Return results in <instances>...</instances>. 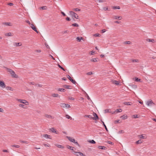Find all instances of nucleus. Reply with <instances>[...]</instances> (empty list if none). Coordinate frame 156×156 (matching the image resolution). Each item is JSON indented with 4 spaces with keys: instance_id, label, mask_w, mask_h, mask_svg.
Wrapping results in <instances>:
<instances>
[{
    "instance_id": "13",
    "label": "nucleus",
    "mask_w": 156,
    "mask_h": 156,
    "mask_svg": "<svg viewBox=\"0 0 156 156\" xmlns=\"http://www.w3.org/2000/svg\"><path fill=\"white\" fill-rule=\"evenodd\" d=\"M45 117L48 119H53L54 118V117L53 116H51L50 115H49L48 114L45 115Z\"/></svg>"
},
{
    "instance_id": "40",
    "label": "nucleus",
    "mask_w": 156,
    "mask_h": 156,
    "mask_svg": "<svg viewBox=\"0 0 156 156\" xmlns=\"http://www.w3.org/2000/svg\"><path fill=\"white\" fill-rule=\"evenodd\" d=\"M131 43V42L129 41H125L124 42V44H130Z\"/></svg>"
},
{
    "instance_id": "56",
    "label": "nucleus",
    "mask_w": 156,
    "mask_h": 156,
    "mask_svg": "<svg viewBox=\"0 0 156 156\" xmlns=\"http://www.w3.org/2000/svg\"><path fill=\"white\" fill-rule=\"evenodd\" d=\"M103 10L105 11L108 10V8L107 7H104L103 8Z\"/></svg>"
},
{
    "instance_id": "34",
    "label": "nucleus",
    "mask_w": 156,
    "mask_h": 156,
    "mask_svg": "<svg viewBox=\"0 0 156 156\" xmlns=\"http://www.w3.org/2000/svg\"><path fill=\"white\" fill-rule=\"evenodd\" d=\"M84 117H88L90 119H92V117H91V115H85L84 116Z\"/></svg>"
},
{
    "instance_id": "63",
    "label": "nucleus",
    "mask_w": 156,
    "mask_h": 156,
    "mask_svg": "<svg viewBox=\"0 0 156 156\" xmlns=\"http://www.w3.org/2000/svg\"><path fill=\"white\" fill-rule=\"evenodd\" d=\"M105 31H106V30H105V29H102V30H101V32L102 33H105Z\"/></svg>"
},
{
    "instance_id": "50",
    "label": "nucleus",
    "mask_w": 156,
    "mask_h": 156,
    "mask_svg": "<svg viewBox=\"0 0 156 156\" xmlns=\"http://www.w3.org/2000/svg\"><path fill=\"white\" fill-rule=\"evenodd\" d=\"M89 142L91 144H95V142L94 140H90Z\"/></svg>"
},
{
    "instance_id": "38",
    "label": "nucleus",
    "mask_w": 156,
    "mask_h": 156,
    "mask_svg": "<svg viewBox=\"0 0 156 156\" xmlns=\"http://www.w3.org/2000/svg\"><path fill=\"white\" fill-rule=\"evenodd\" d=\"M12 147H14L17 148H18L20 147V146L18 145H12L11 146Z\"/></svg>"
},
{
    "instance_id": "49",
    "label": "nucleus",
    "mask_w": 156,
    "mask_h": 156,
    "mask_svg": "<svg viewBox=\"0 0 156 156\" xmlns=\"http://www.w3.org/2000/svg\"><path fill=\"white\" fill-rule=\"evenodd\" d=\"M64 87L67 89H69V87H70V86L68 85H64Z\"/></svg>"
},
{
    "instance_id": "24",
    "label": "nucleus",
    "mask_w": 156,
    "mask_h": 156,
    "mask_svg": "<svg viewBox=\"0 0 156 156\" xmlns=\"http://www.w3.org/2000/svg\"><path fill=\"white\" fill-rule=\"evenodd\" d=\"M129 86L131 87L133 89H136L137 87V85L134 84H131L130 85H129Z\"/></svg>"
},
{
    "instance_id": "27",
    "label": "nucleus",
    "mask_w": 156,
    "mask_h": 156,
    "mask_svg": "<svg viewBox=\"0 0 156 156\" xmlns=\"http://www.w3.org/2000/svg\"><path fill=\"white\" fill-rule=\"evenodd\" d=\"M124 104L125 105H130L132 104L131 102H125Z\"/></svg>"
},
{
    "instance_id": "37",
    "label": "nucleus",
    "mask_w": 156,
    "mask_h": 156,
    "mask_svg": "<svg viewBox=\"0 0 156 156\" xmlns=\"http://www.w3.org/2000/svg\"><path fill=\"white\" fill-rule=\"evenodd\" d=\"M58 91H60L64 92L65 89L63 88H60L58 89Z\"/></svg>"
},
{
    "instance_id": "25",
    "label": "nucleus",
    "mask_w": 156,
    "mask_h": 156,
    "mask_svg": "<svg viewBox=\"0 0 156 156\" xmlns=\"http://www.w3.org/2000/svg\"><path fill=\"white\" fill-rule=\"evenodd\" d=\"M67 147L69 149H70L72 151H74V147H72V146H69V145H67Z\"/></svg>"
},
{
    "instance_id": "12",
    "label": "nucleus",
    "mask_w": 156,
    "mask_h": 156,
    "mask_svg": "<svg viewBox=\"0 0 156 156\" xmlns=\"http://www.w3.org/2000/svg\"><path fill=\"white\" fill-rule=\"evenodd\" d=\"M122 110L121 108L118 109H116L115 111L113 112H112V114H116L118 112H122Z\"/></svg>"
},
{
    "instance_id": "48",
    "label": "nucleus",
    "mask_w": 156,
    "mask_h": 156,
    "mask_svg": "<svg viewBox=\"0 0 156 156\" xmlns=\"http://www.w3.org/2000/svg\"><path fill=\"white\" fill-rule=\"evenodd\" d=\"M113 8L114 9H120V7L119 6H114L113 7Z\"/></svg>"
},
{
    "instance_id": "23",
    "label": "nucleus",
    "mask_w": 156,
    "mask_h": 156,
    "mask_svg": "<svg viewBox=\"0 0 156 156\" xmlns=\"http://www.w3.org/2000/svg\"><path fill=\"white\" fill-rule=\"evenodd\" d=\"M51 96L54 98L57 97H59V98L60 97L59 95L57 94H52Z\"/></svg>"
},
{
    "instance_id": "10",
    "label": "nucleus",
    "mask_w": 156,
    "mask_h": 156,
    "mask_svg": "<svg viewBox=\"0 0 156 156\" xmlns=\"http://www.w3.org/2000/svg\"><path fill=\"white\" fill-rule=\"evenodd\" d=\"M41 137H43L46 139H51V136L49 135L45 134L41 135Z\"/></svg>"
},
{
    "instance_id": "9",
    "label": "nucleus",
    "mask_w": 156,
    "mask_h": 156,
    "mask_svg": "<svg viewBox=\"0 0 156 156\" xmlns=\"http://www.w3.org/2000/svg\"><path fill=\"white\" fill-rule=\"evenodd\" d=\"M0 86L3 88H4L5 87V84L3 81H0Z\"/></svg>"
},
{
    "instance_id": "2",
    "label": "nucleus",
    "mask_w": 156,
    "mask_h": 156,
    "mask_svg": "<svg viewBox=\"0 0 156 156\" xmlns=\"http://www.w3.org/2000/svg\"><path fill=\"white\" fill-rule=\"evenodd\" d=\"M146 105L148 107H152L154 106L155 104L152 100H149L146 102Z\"/></svg>"
},
{
    "instance_id": "6",
    "label": "nucleus",
    "mask_w": 156,
    "mask_h": 156,
    "mask_svg": "<svg viewBox=\"0 0 156 156\" xmlns=\"http://www.w3.org/2000/svg\"><path fill=\"white\" fill-rule=\"evenodd\" d=\"M16 100L17 101H19L21 103L25 104L26 105H28V102L26 100L19 99H16Z\"/></svg>"
},
{
    "instance_id": "21",
    "label": "nucleus",
    "mask_w": 156,
    "mask_h": 156,
    "mask_svg": "<svg viewBox=\"0 0 156 156\" xmlns=\"http://www.w3.org/2000/svg\"><path fill=\"white\" fill-rule=\"evenodd\" d=\"M98 148L102 150H105L106 149V147L104 146H99Z\"/></svg>"
},
{
    "instance_id": "15",
    "label": "nucleus",
    "mask_w": 156,
    "mask_h": 156,
    "mask_svg": "<svg viewBox=\"0 0 156 156\" xmlns=\"http://www.w3.org/2000/svg\"><path fill=\"white\" fill-rule=\"evenodd\" d=\"M2 24L3 25H6L7 26H12L11 23H9V22L3 23Z\"/></svg>"
},
{
    "instance_id": "42",
    "label": "nucleus",
    "mask_w": 156,
    "mask_h": 156,
    "mask_svg": "<svg viewBox=\"0 0 156 156\" xmlns=\"http://www.w3.org/2000/svg\"><path fill=\"white\" fill-rule=\"evenodd\" d=\"M72 25L76 27H78L79 26L78 25L77 23H73L72 24Z\"/></svg>"
},
{
    "instance_id": "39",
    "label": "nucleus",
    "mask_w": 156,
    "mask_h": 156,
    "mask_svg": "<svg viewBox=\"0 0 156 156\" xmlns=\"http://www.w3.org/2000/svg\"><path fill=\"white\" fill-rule=\"evenodd\" d=\"M6 88L8 90H11V91L13 90V89H12V87H7Z\"/></svg>"
},
{
    "instance_id": "18",
    "label": "nucleus",
    "mask_w": 156,
    "mask_h": 156,
    "mask_svg": "<svg viewBox=\"0 0 156 156\" xmlns=\"http://www.w3.org/2000/svg\"><path fill=\"white\" fill-rule=\"evenodd\" d=\"M144 134L139 135L138 136V137H139V138L141 139H145L146 138V137L145 136H144Z\"/></svg>"
},
{
    "instance_id": "28",
    "label": "nucleus",
    "mask_w": 156,
    "mask_h": 156,
    "mask_svg": "<svg viewBox=\"0 0 156 156\" xmlns=\"http://www.w3.org/2000/svg\"><path fill=\"white\" fill-rule=\"evenodd\" d=\"M5 36H10L13 35V34H12L11 33H6L5 34Z\"/></svg>"
},
{
    "instance_id": "33",
    "label": "nucleus",
    "mask_w": 156,
    "mask_h": 156,
    "mask_svg": "<svg viewBox=\"0 0 156 156\" xmlns=\"http://www.w3.org/2000/svg\"><path fill=\"white\" fill-rule=\"evenodd\" d=\"M91 61L93 62H97V58H93L91 59Z\"/></svg>"
},
{
    "instance_id": "14",
    "label": "nucleus",
    "mask_w": 156,
    "mask_h": 156,
    "mask_svg": "<svg viewBox=\"0 0 156 156\" xmlns=\"http://www.w3.org/2000/svg\"><path fill=\"white\" fill-rule=\"evenodd\" d=\"M111 81L113 83L117 85H119V83L118 81H117L115 80H112Z\"/></svg>"
},
{
    "instance_id": "47",
    "label": "nucleus",
    "mask_w": 156,
    "mask_h": 156,
    "mask_svg": "<svg viewBox=\"0 0 156 156\" xmlns=\"http://www.w3.org/2000/svg\"><path fill=\"white\" fill-rule=\"evenodd\" d=\"M93 74V73L91 72H90L87 73V74L88 75H91Z\"/></svg>"
},
{
    "instance_id": "17",
    "label": "nucleus",
    "mask_w": 156,
    "mask_h": 156,
    "mask_svg": "<svg viewBox=\"0 0 156 156\" xmlns=\"http://www.w3.org/2000/svg\"><path fill=\"white\" fill-rule=\"evenodd\" d=\"M50 130L53 133H54L56 134L58 133H57V132L56 130L54 128H52L50 129Z\"/></svg>"
},
{
    "instance_id": "41",
    "label": "nucleus",
    "mask_w": 156,
    "mask_h": 156,
    "mask_svg": "<svg viewBox=\"0 0 156 156\" xmlns=\"http://www.w3.org/2000/svg\"><path fill=\"white\" fill-rule=\"evenodd\" d=\"M70 81H71L74 84H76V81L74 80H73V79H71V80H70Z\"/></svg>"
},
{
    "instance_id": "62",
    "label": "nucleus",
    "mask_w": 156,
    "mask_h": 156,
    "mask_svg": "<svg viewBox=\"0 0 156 156\" xmlns=\"http://www.w3.org/2000/svg\"><path fill=\"white\" fill-rule=\"evenodd\" d=\"M35 51L36 52L40 53L41 52V51L40 50H37Z\"/></svg>"
},
{
    "instance_id": "46",
    "label": "nucleus",
    "mask_w": 156,
    "mask_h": 156,
    "mask_svg": "<svg viewBox=\"0 0 156 156\" xmlns=\"http://www.w3.org/2000/svg\"><path fill=\"white\" fill-rule=\"evenodd\" d=\"M93 36L95 37H99L100 36V34H98V33L95 34H94Z\"/></svg>"
},
{
    "instance_id": "11",
    "label": "nucleus",
    "mask_w": 156,
    "mask_h": 156,
    "mask_svg": "<svg viewBox=\"0 0 156 156\" xmlns=\"http://www.w3.org/2000/svg\"><path fill=\"white\" fill-rule=\"evenodd\" d=\"M74 153H75V155L77 156H83L84 154L81 152H78L76 151H74Z\"/></svg>"
},
{
    "instance_id": "32",
    "label": "nucleus",
    "mask_w": 156,
    "mask_h": 156,
    "mask_svg": "<svg viewBox=\"0 0 156 156\" xmlns=\"http://www.w3.org/2000/svg\"><path fill=\"white\" fill-rule=\"evenodd\" d=\"M97 1L99 3L105 2H106V0H97Z\"/></svg>"
},
{
    "instance_id": "61",
    "label": "nucleus",
    "mask_w": 156,
    "mask_h": 156,
    "mask_svg": "<svg viewBox=\"0 0 156 156\" xmlns=\"http://www.w3.org/2000/svg\"><path fill=\"white\" fill-rule=\"evenodd\" d=\"M67 77L70 80H71V79H72L71 77L69 75H67Z\"/></svg>"
},
{
    "instance_id": "5",
    "label": "nucleus",
    "mask_w": 156,
    "mask_h": 156,
    "mask_svg": "<svg viewBox=\"0 0 156 156\" xmlns=\"http://www.w3.org/2000/svg\"><path fill=\"white\" fill-rule=\"evenodd\" d=\"M66 138L71 142L76 144L77 145H79V144L77 141L75 142V140L72 137L67 136Z\"/></svg>"
},
{
    "instance_id": "8",
    "label": "nucleus",
    "mask_w": 156,
    "mask_h": 156,
    "mask_svg": "<svg viewBox=\"0 0 156 156\" xmlns=\"http://www.w3.org/2000/svg\"><path fill=\"white\" fill-rule=\"evenodd\" d=\"M93 115L94 117H92V119L95 120L99 119L97 115L94 112Z\"/></svg>"
},
{
    "instance_id": "22",
    "label": "nucleus",
    "mask_w": 156,
    "mask_h": 156,
    "mask_svg": "<svg viewBox=\"0 0 156 156\" xmlns=\"http://www.w3.org/2000/svg\"><path fill=\"white\" fill-rule=\"evenodd\" d=\"M128 117V116L127 115H123L121 116L120 118L122 119H125L127 118Z\"/></svg>"
},
{
    "instance_id": "19",
    "label": "nucleus",
    "mask_w": 156,
    "mask_h": 156,
    "mask_svg": "<svg viewBox=\"0 0 156 156\" xmlns=\"http://www.w3.org/2000/svg\"><path fill=\"white\" fill-rule=\"evenodd\" d=\"M146 41L149 42H154L155 40L154 39H146Z\"/></svg>"
},
{
    "instance_id": "43",
    "label": "nucleus",
    "mask_w": 156,
    "mask_h": 156,
    "mask_svg": "<svg viewBox=\"0 0 156 156\" xmlns=\"http://www.w3.org/2000/svg\"><path fill=\"white\" fill-rule=\"evenodd\" d=\"M68 99L69 100H71L74 101V98L71 97H68Z\"/></svg>"
},
{
    "instance_id": "3",
    "label": "nucleus",
    "mask_w": 156,
    "mask_h": 156,
    "mask_svg": "<svg viewBox=\"0 0 156 156\" xmlns=\"http://www.w3.org/2000/svg\"><path fill=\"white\" fill-rule=\"evenodd\" d=\"M69 15L72 17H74L76 19H78L79 18L78 16L72 11L69 12Z\"/></svg>"
},
{
    "instance_id": "35",
    "label": "nucleus",
    "mask_w": 156,
    "mask_h": 156,
    "mask_svg": "<svg viewBox=\"0 0 156 156\" xmlns=\"http://www.w3.org/2000/svg\"><path fill=\"white\" fill-rule=\"evenodd\" d=\"M76 39L79 42H80L81 40L83 39L82 37H77Z\"/></svg>"
},
{
    "instance_id": "53",
    "label": "nucleus",
    "mask_w": 156,
    "mask_h": 156,
    "mask_svg": "<svg viewBox=\"0 0 156 156\" xmlns=\"http://www.w3.org/2000/svg\"><path fill=\"white\" fill-rule=\"evenodd\" d=\"M58 66L60 68H61V69H62V70H63L64 71L65 70V69H64L61 66H60L59 64H58Z\"/></svg>"
},
{
    "instance_id": "29",
    "label": "nucleus",
    "mask_w": 156,
    "mask_h": 156,
    "mask_svg": "<svg viewBox=\"0 0 156 156\" xmlns=\"http://www.w3.org/2000/svg\"><path fill=\"white\" fill-rule=\"evenodd\" d=\"M101 122H102L103 123V126H104L106 130L108 132V130L107 128V127L105 125V124L104 122L102 121H101Z\"/></svg>"
},
{
    "instance_id": "1",
    "label": "nucleus",
    "mask_w": 156,
    "mask_h": 156,
    "mask_svg": "<svg viewBox=\"0 0 156 156\" xmlns=\"http://www.w3.org/2000/svg\"><path fill=\"white\" fill-rule=\"evenodd\" d=\"M4 68L9 72L12 77L15 78L18 77V76L15 74V72L12 70L6 67H4Z\"/></svg>"
},
{
    "instance_id": "26",
    "label": "nucleus",
    "mask_w": 156,
    "mask_h": 156,
    "mask_svg": "<svg viewBox=\"0 0 156 156\" xmlns=\"http://www.w3.org/2000/svg\"><path fill=\"white\" fill-rule=\"evenodd\" d=\"M55 145L59 148H63L64 147L60 144H56Z\"/></svg>"
},
{
    "instance_id": "16",
    "label": "nucleus",
    "mask_w": 156,
    "mask_h": 156,
    "mask_svg": "<svg viewBox=\"0 0 156 156\" xmlns=\"http://www.w3.org/2000/svg\"><path fill=\"white\" fill-rule=\"evenodd\" d=\"M122 17L119 16H114L113 18L115 20H121L122 19Z\"/></svg>"
},
{
    "instance_id": "52",
    "label": "nucleus",
    "mask_w": 156,
    "mask_h": 156,
    "mask_svg": "<svg viewBox=\"0 0 156 156\" xmlns=\"http://www.w3.org/2000/svg\"><path fill=\"white\" fill-rule=\"evenodd\" d=\"M24 105L23 104H20L19 105V106L20 107H21L23 108H26V107H24Z\"/></svg>"
},
{
    "instance_id": "64",
    "label": "nucleus",
    "mask_w": 156,
    "mask_h": 156,
    "mask_svg": "<svg viewBox=\"0 0 156 156\" xmlns=\"http://www.w3.org/2000/svg\"><path fill=\"white\" fill-rule=\"evenodd\" d=\"M66 20H67L69 21H70L71 20V19H70V18L69 17H67L66 18Z\"/></svg>"
},
{
    "instance_id": "44",
    "label": "nucleus",
    "mask_w": 156,
    "mask_h": 156,
    "mask_svg": "<svg viewBox=\"0 0 156 156\" xmlns=\"http://www.w3.org/2000/svg\"><path fill=\"white\" fill-rule=\"evenodd\" d=\"M135 81H136V82H141V81H140V79H139L138 78H137V77H136L135 78Z\"/></svg>"
},
{
    "instance_id": "57",
    "label": "nucleus",
    "mask_w": 156,
    "mask_h": 156,
    "mask_svg": "<svg viewBox=\"0 0 156 156\" xmlns=\"http://www.w3.org/2000/svg\"><path fill=\"white\" fill-rule=\"evenodd\" d=\"M119 121H120L119 120H115L114 122L115 123H120Z\"/></svg>"
},
{
    "instance_id": "45",
    "label": "nucleus",
    "mask_w": 156,
    "mask_h": 156,
    "mask_svg": "<svg viewBox=\"0 0 156 156\" xmlns=\"http://www.w3.org/2000/svg\"><path fill=\"white\" fill-rule=\"evenodd\" d=\"M132 62H139V60L138 59H132Z\"/></svg>"
},
{
    "instance_id": "4",
    "label": "nucleus",
    "mask_w": 156,
    "mask_h": 156,
    "mask_svg": "<svg viewBox=\"0 0 156 156\" xmlns=\"http://www.w3.org/2000/svg\"><path fill=\"white\" fill-rule=\"evenodd\" d=\"M60 106L61 107L63 108H65L66 109L69 108H70V105L66 104L65 103H61L60 104Z\"/></svg>"
},
{
    "instance_id": "51",
    "label": "nucleus",
    "mask_w": 156,
    "mask_h": 156,
    "mask_svg": "<svg viewBox=\"0 0 156 156\" xmlns=\"http://www.w3.org/2000/svg\"><path fill=\"white\" fill-rule=\"evenodd\" d=\"M20 142L22 143H25L27 144L28 143V142L27 141L22 140V141H21Z\"/></svg>"
},
{
    "instance_id": "30",
    "label": "nucleus",
    "mask_w": 156,
    "mask_h": 156,
    "mask_svg": "<svg viewBox=\"0 0 156 156\" xmlns=\"http://www.w3.org/2000/svg\"><path fill=\"white\" fill-rule=\"evenodd\" d=\"M104 112L106 113H108V112L111 113L112 112H111V111L110 109H105L104 110Z\"/></svg>"
},
{
    "instance_id": "31",
    "label": "nucleus",
    "mask_w": 156,
    "mask_h": 156,
    "mask_svg": "<svg viewBox=\"0 0 156 156\" xmlns=\"http://www.w3.org/2000/svg\"><path fill=\"white\" fill-rule=\"evenodd\" d=\"M20 43H15L14 44V45L16 46H20L21 45V44H20Z\"/></svg>"
},
{
    "instance_id": "55",
    "label": "nucleus",
    "mask_w": 156,
    "mask_h": 156,
    "mask_svg": "<svg viewBox=\"0 0 156 156\" xmlns=\"http://www.w3.org/2000/svg\"><path fill=\"white\" fill-rule=\"evenodd\" d=\"M124 132L123 130H121L118 133H120H120H124Z\"/></svg>"
},
{
    "instance_id": "59",
    "label": "nucleus",
    "mask_w": 156,
    "mask_h": 156,
    "mask_svg": "<svg viewBox=\"0 0 156 156\" xmlns=\"http://www.w3.org/2000/svg\"><path fill=\"white\" fill-rule=\"evenodd\" d=\"M137 116V115H133V117L134 118L136 119L139 117Z\"/></svg>"
},
{
    "instance_id": "20",
    "label": "nucleus",
    "mask_w": 156,
    "mask_h": 156,
    "mask_svg": "<svg viewBox=\"0 0 156 156\" xmlns=\"http://www.w3.org/2000/svg\"><path fill=\"white\" fill-rule=\"evenodd\" d=\"M143 142V140H139L136 142V144H141Z\"/></svg>"
},
{
    "instance_id": "54",
    "label": "nucleus",
    "mask_w": 156,
    "mask_h": 156,
    "mask_svg": "<svg viewBox=\"0 0 156 156\" xmlns=\"http://www.w3.org/2000/svg\"><path fill=\"white\" fill-rule=\"evenodd\" d=\"M73 10L75 11H80V9H79L78 8H75L73 9Z\"/></svg>"
},
{
    "instance_id": "7",
    "label": "nucleus",
    "mask_w": 156,
    "mask_h": 156,
    "mask_svg": "<svg viewBox=\"0 0 156 156\" xmlns=\"http://www.w3.org/2000/svg\"><path fill=\"white\" fill-rule=\"evenodd\" d=\"M30 27L34 31H35L37 33H38V32L37 30V29L36 27L34 26V25L33 24H31L30 25Z\"/></svg>"
},
{
    "instance_id": "36",
    "label": "nucleus",
    "mask_w": 156,
    "mask_h": 156,
    "mask_svg": "<svg viewBox=\"0 0 156 156\" xmlns=\"http://www.w3.org/2000/svg\"><path fill=\"white\" fill-rule=\"evenodd\" d=\"M43 145L45 146V147H51L50 145L48 143L47 144H44V143L43 144Z\"/></svg>"
},
{
    "instance_id": "58",
    "label": "nucleus",
    "mask_w": 156,
    "mask_h": 156,
    "mask_svg": "<svg viewBox=\"0 0 156 156\" xmlns=\"http://www.w3.org/2000/svg\"><path fill=\"white\" fill-rule=\"evenodd\" d=\"M66 118H67L68 119H69L70 118V116H69L68 115H66Z\"/></svg>"
},
{
    "instance_id": "60",
    "label": "nucleus",
    "mask_w": 156,
    "mask_h": 156,
    "mask_svg": "<svg viewBox=\"0 0 156 156\" xmlns=\"http://www.w3.org/2000/svg\"><path fill=\"white\" fill-rule=\"evenodd\" d=\"M86 95L87 96V99L88 100H91L90 99V98L89 97V96L88 95L86 94Z\"/></svg>"
}]
</instances>
